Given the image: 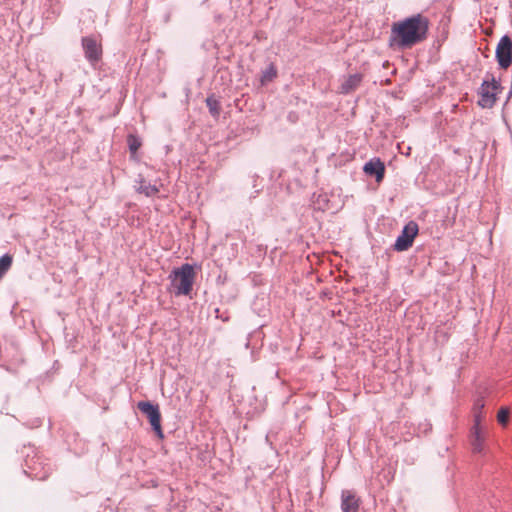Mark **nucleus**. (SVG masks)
I'll return each mask as SVG.
<instances>
[{"instance_id": "7ed1b4c3", "label": "nucleus", "mask_w": 512, "mask_h": 512, "mask_svg": "<svg viewBox=\"0 0 512 512\" xmlns=\"http://www.w3.org/2000/svg\"><path fill=\"white\" fill-rule=\"evenodd\" d=\"M500 87V83L492 75H487L480 88L481 97L478 104L482 108H491L496 101V93Z\"/></svg>"}, {"instance_id": "ddd939ff", "label": "nucleus", "mask_w": 512, "mask_h": 512, "mask_svg": "<svg viewBox=\"0 0 512 512\" xmlns=\"http://www.w3.org/2000/svg\"><path fill=\"white\" fill-rule=\"evenodd\" d=\"M205 102L210 114L213 117H218L220 114V102L214 96L207 97Z\"/></svg>"}, {"instance_id": "dca6fc26", "label": "nucleus", "mask_w": 512, "mask_h": 512, "mask_svg": "<svg viewBox=\"0 0 512 512\" xmlns=\"http://www.w3.org/2000/svg\"><path fill=\"white\" fill-rule=\"evenodd\" d=\"M128 147L131 153H136L141 146V141L137 136L132 134L127 137Z\"/></svg>"}, {"instance_id": "f257e3e1", "label": "nucleus", "mask_w": 512, "mask_h": 512, "mask_svg": "<svg viewBox=\"0 0 512 512\" xmlns=\"http://www.w3.org/2000/svg\"><path fill=\"white\" fill-rule=\"evenodd\" d=\"M429 19L417 13L392 23L390 46L398 49H409L425 41L428 37Z\"/></svg>"}, {"instance_id": "f3484780", "label": "nucleus", "mask_w": 512, "mask_h": 512, "mask_svg": "<svg viewBox=\"0 0 512 512\" xmlns=\"http://www.w3.org/2000/svg\"><path fill=\"white\" fill-rule=\"evenodd\" d=\"M509 419V409L502 407L497 414V420L500 424L505 425Z\"/></svg>"}, {"instance_id": "20e7f679", "label": "nucleus", "mask_w": 512, "mask_h": 512, "mask_svg": "<svg viewBox=\"0 0 512 512\" xmlns=\"http://www.w3.org/2000/svg\"><path fill=\"white\" fill-rule=\"evenodd\" d=\"M137 407L144 415H146L156 435L162 439L164 434L161 427V413L159 406L150 401H140L138 402Z\"/></svg>"}, {"instance_id": "f8f14e48", "label": "nucleus", "mask_w": 512, "mask_h": 512, "mask_svg": "<svg viewBox=\"0 0 512 512\" xmlns=\"http://www.w3.org/2000/svg\"><path fill=\"white\" fill-rule=\"evenodd\" d=\"M137 191L147 197H151L156 195L159 192V189L156 185H152L150 183H146L144 180H141Z\"/></svg>"}, {"instance_id": "0eeeda50", "label": "nucleus", "mask_w": 512, "mask_h": 512, "mask_svg": "<svg viewBox=\"0 0 512 512\" xmlns=\"http://www.w3.org/2000/svg\"><path fill=\"white\" fill-rule=\"evenodd\" d=\"M82 48L84 50L85 58L89 63L94 64L101 59L102 49L100 44L94 37L86 36L82 38Z\"/></svg>"}, {"instance_id": "39448f33", "label": "nucleus", "mask_w": 512, "mask_h": 512, "mask_svg": "<svg viewBox=\"0 0 512 512\" xmlns=\"http://www.w3.org/2000/svg\"><path fill=\"white\" fill-rule=\"evenodd\" d=\"M419 231L418 225L414 221H410L407 223L401 234L396 238V241L393 245L395 251L402 252L408 250L412 245L414 238L417 236Z\"/></svg>"}, {"instance_id": "4468645a", "label": "nucleus", "mask_w": 512, "mask_h": 512, "mask_svg": "<svg viewBox=\"0 0 512 512\" xmlns=\"http://www.w3.org/2000/svg\"><path fill=\"white\" fill-rule=\"evenodd\" d=\"M277 75V70L273 64L269 65L263 72L260 78L262 85L271 82Z\"/></svg>"}, {"instance_id": "a211bd4d", "label": "nucleus", "mask_w": 512, "mask_h": 512, "mask_svg": "<svg viewBox=\"0 0 512 512\" xmlns=\"http://www.w3.org/2000/svg\"><path fill=\"white\" fill-rule=\"evenodd\" d=\"M484 405V400L482 398H478L474 403V415L476 413L479 415V423L481 422V413Z\"/></svg>"}, {"instance_id": "9b49d317", "label": "nucleus", "mask_w": 512, "mask_h": 512, "mask_svg": "<svg viewBox=\"0 0 512 512\" xmlns=\"http://www.w3.org/2000/svg\"><path fill=\"white\" fill-rule=\"evenodd\" d=\"M362 81V75L361 74H353L350 75L347 79L343 81L341 84V92L344 94H348L355 90Z\"/></svg>"}, {"instance_id": "f03ea898", "label": "nucleus", "mask_w": 512, "mask_h": 512, "mask_svg": "<svg viewBox=\"0 0 512 512\" xmlns=\"http://www.w3.org/2000/svg\"><path fill=\"white\" fill-rule=\"evenodd\" d=\"M169 278L176 296L189 295L195 279L194 268L191 264L185 263L181 267L174 269L170 273Z\"/></svg>"}, {"instance_id": "423d86ee", "label": "nucleus", "mask_w": 512, "mask_h": 512, "mask_svg": "<svg viewBox=\"0 0 512 512\" xmlns=\"http://www.w3.org/2000/svg\"><path fill=\"white\" fill-rule=\"evenodd\" d=\"M495 57L502 69H507L512 64V40L508 35H503L496 47Z\"/></svg>"}, {"instance_id": "6e6552de", "label": "nucleus", "mask_w": 512, "mask_h": 512, "mask_svg": "<svg viewBox=\"0 0 512 512\" xmlns=\"http://www.w3.org/2000/svg\"><path fill=\"white\" fill-rule=\"evenodd\" d=\"M484 433L479 425V415L475 414V423L471 429L470 443L473 453H482L484 451Z\"/></svg>"}, {"instance_id": "1a4fd4ad", "label": "nucleus", "mask_w": 512, "mask_h": 512, "mask_svg": "<svg viewBox=\"0 0 512 512\" xmlns=\"http://www.w3.org/2000/svg\"><path fill=\"white\" fill-rule=\"evenodd\" d=\"M360 507V499L352 490H343L341 493V509L342 512H358Z\"/></svg>"}, {"instance_id": "2eb2a0df", "label": "nucleus", "mask_w": 512, "mask_h": 512, "mask_svg": "<svg viewBox=\"0 0 512 512\" xmlns=\"http://www.w3.org/2000/svg\"><path fill=\"white\" fill-rule=\"evenodd\" d=\"M12 262H13V258L9 254H4L3 256L0 257V279L10 269Z\"/></svg>"}, {"instance_id": "6ab92c4d", "label": "nucleus", "mask_w": 512, "mask_h": 512, "mask_svg": "<svg viewBox=\"0 0 512 512\" xmlns=\"http://www.w3.org/2000/svg\"><path fill=\"white\" fill-rule=\"evenodd\" d=\"M61 80H62V73H60L59 76L57 78H55V82L58 83Z\"/></svg>"}, {"instance_id": "9d476101", "label": "nucleus", "mask_w": 512, "mask_h": 512, "mask_svg": "<svg viewBox=\"0 0 512 512\" xmlns=\"http://www.w3.org/2000/svg\"><path fill=\"white\" fill-rule=\"evenodd\" d=\"M363 170L367 175L374 176L378 182L384 178L385 166L379 158L369 160L365 163Z\"/></svg>"}]
</instances>
